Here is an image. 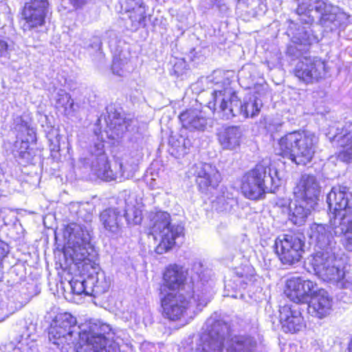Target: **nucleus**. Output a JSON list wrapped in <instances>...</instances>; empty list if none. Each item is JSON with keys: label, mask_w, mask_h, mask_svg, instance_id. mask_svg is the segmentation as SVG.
Wrapping results in <instances>:
<instances>
[{"label": "nucleus", "mask_w": 352, "mask_h": 352, "mask_svg": "<svg viewBox=\"0 0 352 352\" xmlns=\"http://www.w3.org/2000/svg\"><path fill=\"white\" fill-rule=\"evenodd\" d=\"M318 138L308 131H294L281 137L275 147L276 153L297 165H306L315 153Z\"/></svg>", "instance_id": "obj_1"}, {"label": "nucleus", "mask_w": 352, "mask_h": 352, "mask_svg": "<svg viewBox=\"0 0 352 352\" xmlns=\"http://www.w3.org/2000/svg\"><path fill=\"white\" fill-rule=\"evenodd\" d=\"M76 336L80 339L77 352H120L117 344L107 337L111 331L109 324L99 320H91L79 325Z\"/></svg>", "instance_id": "obj_2"}, {"label": "nucleus", "mask_w": 352, "mask_h": 352, "mask_svg": "<svg viewBox=\"0 0 352 352\" xmlns=\"http://www.w3.org/2000/svg\"><path fill=\"white\" fill-rule=\"evenodd\" d=\"M336 257L333 250H318L312 256L310 263L316 274L325 281L336 287L351 290L352 272L350 266H344L340 270L336 264Z\"/></svg>", "instance_id": "obj_3"}, {"label": "nucleus", "mask_w": 352, "mask_h": 352, "mask_svg": "<svg viewBox=\"0 0 352 352\" xmlns=\"http://www.w3.org/2000/svg\"><path fill=\"white\" fill-rule=\"evenodd\" d=\"M296 12L301 23L311 25L318 23L331 30L340 25L338 8L328 0H298Z\"/></svg>", "instance_id": "obj_4"}, {"label": "nucleus", "mask_w": 352, "mask_h": 352, "mask_svg": "<svg viewBox=\"0 0 352 352\" xmlns=\"http://www.w3.org/2000/svg\"><path fill=\"white\" fill-rule=\"evenodd\" d=\"M150 234L159 243L155 252L159 254L167 252L176 244V240L184 235L182 225L171 223L169 213L164 211L150 213Z\"/></svg>", "instance_id": "obj_5"}, {"label": "nucleus", "mask_w": 352, "mask_h": 352, "mask_svg": "<svg viewBox=\"0 0 352 352\" xmlns=\"http://www.w3.org/2000/svg\"><path fill=\"white\" fill-rule=\"evenodd\" d=\"M349 195H351L349 187L343 185L334 186L327 196V202L334 217L340 218L338 228L344 235L346 248L350 250L352 246V209L349 204Z\"/></svg>", "instance_id": "obj_6"}, {"label": "nucleus", "mask_w": 352, "mask_h": 352, "mask_svg": "<svg viewBox=\"0 0 352 352\" xmlns=\"http://www.w3.org/2000/svg\"><path fill=\"white\" fill-rule=\"evenodd\" d=\"M230 336V326L222 320L208 318L204 331L193 344L190 352H223L224 342Z\"/></svg>", "instance_id": "obj_7"}, {"label": "nucleus", "mask_w": 352, "mask_h": 352, "mask_svg": "<svg viewBox=\"0 0 352 352\" xmlns=\"http://www.w3.org/2000/svg\"><path fill=\"white\" fill-rule=\"evenodd\" d=\"M270 172V168L262 164H257L254 169L248 172L243 176L241 184V192L244 196L257 200L264 198L267 192L272 191V188L267 186V183L278 184Z\"/></svg>", "instance_id": "obj_8"}, {"label": "nucleus", "mask_w": 352, "mask_h": 352, "mask_svg": "<svg viewBox=\"0 0 352 352\" xmlns=\"http://www.w3.org/2000/svg\"><path fill=\"white\" fill-rule=\"evenodd\" d=\"M275 247L283 264L292 265L300 261L305 252L304 237L296 234H284L276 239Z\"/></svg>", "instance_id": "obj_9"}, {"label": "nucleus", "mask_w": 352, "mask_h": 352, "mask_svg": "<svg viewBox=\"0 0 352 352\" xmlns=\"http://www.w3.org/2000/svg\"><path fill=\"white\" fill-rule=\"evenodd\" d=\"M63 236L67 240L68 247L72 249L75 258L78 261L86 259L90 245V235L87 228L71 223L65 227Z\"/></svg>", "instance_id": "obj_10"}, {"label": "nucleus", "mask_w": 352, "mask_h": 352, "mask_svg": "<svg viewBox=\"0 0 352 352\" xmlns=\"http://www.w3.org/2000/svg\"><path fill=\"white\" fill-rule=\"evenodd\" d=\"M76 318L69 313H62L56 316L52 320L48 332L49 340L54 344L59 345L67 337L76 336L79 331L76 326Z\"/></svg>", "instance_id": "obj_11"}, {"label": "nucleus", "mask_w": 352, "mask_h": 352, "mask_svg": "<svg viewBox=\"0 0 352 352\" xmlns=\"http://www.w3.org/2000/svg\"><path fill=\"white\" fill-rule=\"evenodd\" d=\"M104 144L102 142L95 144V153L92 155L91 168L98 177L106 181H111L117 179L120 180L128 179L131 174L126 172L122 164H120V173H113L109 165L107 157L104 154Z\"/></svg>", "instance_id": "obj_12"}, {"label": "nucleus", "mask_w": 352, "mask_h": 352, "mask_svg": "<svg viewBox=\"0 0 352 352\" xmlns=\"http://www.w3.org/2000/svg\"><path fill=\"white\" fill-rule=\"evenodd\" d=\"M295 76L305 83H313L326 74V64L318 57L303 56L296 65Z\"/></svg>", "instance_id": "obj_13"}, {"label": "nucleus", "mask_w": 352, "mask_h": 352, "mask_svg": "<svg viewBox=\"0 0 352 352\" xmlns=\"http://www.w3.org/2000/svg\"><path fill=\"white\" fill-rule=\"evenodd\" d=\"M235 100H240L230 87H225L223 90L215 89L212 93V100L209 102L208 107L222 119L229 120L239 116V113L234 112L233 103Z\"/></svg>", "instance_id": "obj_14"}, {"label": "nucleus", "mask_w": 352, "mask_h": 352, "mask_svg": "<svg viewBox=\"0 0 352 352\" xmlns=\"http://www.w3.org/2000/svg\"><path fill=\"white\" fill-rule=\"evenodd\" d=\"M160 294L164 316L170 320L180 319L188 308L189 297L179 292Z\"/></svg>", "instance_id": "obj_15"}, {"label": "nucleus", "mask_w": 352, "mask_h": 352, "mask_svg": "<svg viewBox=\"0 0 352 352\" xmlns=\"http://www.w3.org/2000/svg\"><path fill=\"white\" fill-rule=\"evenodd\" d=\"M287 296L296 304L307 303L317 289L316 283L301 277H292L286 282Z\"/></svg>", "instance_id": "obj_16"}, {"label": "nucleus", "mask_w": 352, "mask_h": 352, "mask_svg": "<svg viewBox=\"0 0 352 352\" xmlns=\"http://www.w3.org/2000/svg\"><path fill=\"white\" fill-rule=\"evenodd\" d=\"M320 188L315 176L305 174L302 175L294 193L296 198L309 204L310 207H315L319 199Z\"/></svg>", "instance_id": "obj_17"}, {"label": "nucleus", "mask_w": 352, "mask_h": 352, "mask_svg": "<svg viewBox=\"0 0 352 352\" xmlns=\"http://www.w3.org/2000/svg\"><path fill=\"white\" fill-rule=\"evenodd\" d=\"M50 10L48 0H30L25 3L23 16L30 28L43 26Z\"/></svg>", "instance_id": "obj_18"}, {"label": "nucleus", "mask_w": 352, "mask_h": 352, "mask_svg": "<svg viewBox=\"0 0 352 352\" xmlns=\"http://www.w3.org/2000/svg\"><path fill=\"white\" fill-rule=\"evenodd\" d=\"M187 272L183 267L176 264L168 265L163 274L160 294L182 292Z\"/></svg>", "instance_id": "obj_19"}, {"label": "nucleus", "mask_w": 352, "mask_h": 352, "mask_svg": "<svg viewBox=\"0 0 352 352\" xmlns=\"http://www.w3.org/2000/svg\"><path fill=\"white\" fill-rule=\"evenodd\" d=\"M196 183L203 192L215 188L221 181L217 168L210 164L204 163L195 166Z\"/></svg>", "instance_id": "obj_20"}, {"label": "nucleus", "mask_w": 352, "mask_h": 352, "mask_svg": "<svg viewBox=\"0 0 352 352\" xmlns=\"http://www.w3.org/2000/svg\"><path fill=\"white\" fill-rule=\"evenodd\" d=\"M280 322L285 332L296 333L305 327L304 319L296 305H285L279 309Z\"/></svg>", "instance_id": "obj_21"}, {"label": "nucleus", "mask_w": 352, "mask_h": 352, "mask_svg": "<svg viewBox=\"0 0 352 352\" xmlns=\"http://www.w3.org/2000/svg\"><path fill=\"white\" fill-rule=\"evenodd\" d=\"M293 34L292 39L294 44L288 47L287 54L295 58L300 56L302 51L307 50V47L319 41L318 36L313 33L309 27L299 28L293 32Z\"/></svg>", "instance_id": "obj_22"}, {"label": "nucleus", "mask_w": 352, "mask_h": 352, "mask_svg": "<svg viewBox=\"0 0 352 352\" xmlns=\"http://www.w3.org/2000/svg\"><path fill=\"white\" fill-rule=\"evenodd\" d=\"M308 312L318 318L329 316L332 309V298L323 289H316L308 302Z\"/></svg>", "instance_id": "obj_23"}, {"label": "nucleus", "mask_w": 352, "mask_h": 352, "mask_svg": "<svg viewBox=\"0 0 352 352\" xmlns=\"http://www.w3.org/2000/svg\"><path fill=\"white\" fill-rule=\"evenodd\" d=\"M310 238L316 242L319 250H333L335 244L331 227L327 224L314 223L310 226Z\"/></svg>", "instance_id": "obj_24"}, {"label": "nucleus", "mask_w": 352, "mask_h": 352, "mask_svg": "<svg viewBox=\"0 0 352 352\" xmlns=\"http://www.w3.org/2000/svg\"><path fill=\"white\" fill-rule=\"evenodd\" d=\"M242 131L239 126H228L218 133V141L223 149L235 151L239 148L242 139Z\"/></svg>", "instance_id": "obj_25"}, {"label": "nucleus", "mask_w": 352, "mask_h": 352, "mask_svg": "<svg viewBox=\"0 0 352 352\" xmlns=\"http://www.w3.org/2000/svg\"><path fill=\"white\" fill-rule=\"evenodd\" d=\"M125 9L131 22V28L137 30L145 25L146 9L142 0H126Z\"/></svg>", "instance_id": "obj_26"}, {"label": "nucleus", "mask_w": 352, "mask_h": 352, "mask_svg": "<svg viewBox=\"0 0 352 352\" xmlns=\"http://www.w3.org/2000/svg\"><path fill=\"white\" fill-rule=\"evenodd\" d=\"M233 106L234 112L239 113V116H242L243 118H254L259 113L263 107V102L261 98H258L256 96H250L243 103L240 100H235Z\"/></svg>", "instance_id": "obj_27"}, {"label": "nucleus", "mask_w": 352, "mask_h": 352, "mask_svg": "<svg viewBox=\"0 0 352 352\" xmlns=\"http://www.w3.org/2000/svg\"><path fill=\"white\" fill-rule=\"evenodd\" d=\"M182 126L190 131H204L207 126V119L203 113L196 109L187 110L179 116Z\"/></svg>", "instance_id": "obj_28"}, {"label": "nucleus", "mask_w": 352, "mask_h": 352, "mask_svg": "<svg viewBox=\"0 0 352 352\" xmlns=\"http://www.w3.org/2000/svg\"><path fill=\"white\" fill-rule=\"evenodd\" d=\"M258 342L255 338L247 335L234 336L230 338L228 352H256Z\"/></svg>", "instance_id": "obj_29"}, {"label": "nucleus", "mask_w": 352, "mask_h": 352, "mask_svg": "<svg viewBox=\"0 0 352 352\" xmlns=\"http://www.w3.org/2000/svg\"><path fill=\"white\" fill-rule=\"evenodd\" d=\"M314 207H310L302 200L291 202L289 206V220L296 226L303 225Z\"/></svg>", "instance_id": "obj_30"}, {"label": "nucleus", "mask_w": 352, "mask_h": 352, "mask_svg": "<svg viewBox=\"0 0 352 352\" xmlns=\"http://www.w3.org/2000/svg\"><path fill=\"white\" fill-rule=\"evenodd\" d=\"M104 228L110 232L117 234L122 226V215L115 208H108L102 211L100 216Z\"/></svg>", "instance_id": "obj_31"}, {"label": "nucleus", "mask_w": 352, "mask_h": 352, "mask_svg": "<svg viewBox=\"0 0 352 352\" xmlns=\"http://www.w3.org/2000/svg\"><path fill=\"white\" fill-rule=\"evenodd\" d=\"M254 270L252 266H245L243 269L236 272V276H234L232 280H229L226 282L225 288L229 291L230 289L236 290L241 288H244L245 285H248L254 280Z\"/></svg>", "instance_id": "obj_32"}, {"label": "nucleus", "mask_w": 352, "mask_h": 352, "mask_svg": "<svg viewBox=\"0 0 352 352\" xmlns=\"http://www.w3.org/2000/svg\"><path fill=\"white\" fill-rule=\"evenodd\" d=\"M56 108L62 114L67 118H70L75 116L78 105L74 103L69 94L60 90L57 94Z\"/></svg>", "instance_id": "obj_33"}, {"label": "nucleus", "mask_w": 352, "mask_h": 352, "mask_svg": "<svg viewBox=\"0 0 352 352\" xmlns=\"http://www.w3.org/2000/svg\"><path fill=\"white\" fill-rule=\"evenodd\" d=\"M91 288V296L100 295L106 292L109 287L110 282L107 280L103 272H97L95 275L89 276L87 278Z\"/></svg>", "instance_id": "obj_34"}, {"label": "nucleus", "mask_w": 352, "mask_h": 352, "mask_svg": "<svg viewBox=\"0 0 352 352\" xmlns=\"http://www.w3.org/2000/svg\"><path fill=\"white\" fill-rule=\"evenodd\" d=\"M342 150L338 155V159L342 162L349 163L352 159V142L351 136L344 135L340 140Z\"/></svg>", "instance_id": "obj_35"}, {"label": "nucleus", "mask_w": 352, "mask_h": 352, "mask_svg": "<svg viewBox=\"0 0 352 352\" xmlns=\"http://www.w3.org/2000/svg\"><path fill=\"white\" fill-rule=\"evenodd\" d=\"M72 290L74 294L80 295L85 294L87 296H91V288L87 279H73L70 282Z\"/></svg>", "instance_id": "obj_36"}, {"label": "nucleus", "mask_w": 352, "mask_h": 352, "mask_svg": "<svg viewBox=\"0 0 352 352\" xmlns=\"http://www.w3.org/2000/svg\"><path fill=\"white\" fill-rule=\"evenodd\" d=\"M112 72L119 76H123L126 72H129V67L126 60H123L120 58H114L111 66Z\"/></svg>", "instance_id": "obj_37"}, {"label": "nucleus", "mask_w": 352, "mask_h": 352, "mask_svg": "<svg viewBox=\"0 0 352 352\" xmlns=\"http://www.w3.org/2000/svg\"><path fill=\"white\" fill-rule=\"evenodd\" d=\"M124 216L129 224L138 225L141 223L142 212L137 208H131L126 209Z\"/></svg>", "instance_id": "obj_38"}, {"label": "nucleus", "mask_w": 352, "mask_h": 352, "mask_svg": "<svg viewBox=\"0 0 352 352\" xmlns=\"http://www.w3.org/2000/svg\"><path fill=\"white\" fill-rule=\"evenodd\" d=\"M253 67L251 66L243 67L239 72V79L246 85L247 88H251L254 85V79L251 74Z\"/></svg>", "instance_id": "obj_39"}, {"label": "nucleus", "mask_w": 352, "mask_h": 352, "mask_svg": "<svg viewBox=\"0 0 352 352\" xmlns=\"http://www.w3.org/2000/svg\"><path fill=\"white\" fill-rule=\"evenodd\" d=\"M102 47V41L98 36H92L88 41L84 42V47L87 50H94L100 51Z\"/></svg>", "instance_id": "obj_40"}, {"label": "nucleus", "mask_w": 352, "mask_h": 352, "mask_svg": "<svg viewBox=\"0 0 352 352\" xmlns=\"http://www.w3.org/2000/svg\"><path fill=\"white\" fill-rule=\"evenodd\" d=\"M11 51V45L0 36V57L8 58Z\"/></svg>", "instance_id": "obj_41"}, {"label": "nucleus", "mask_w": 352, "mask_h": 352, "mask_svg": "<svg viewBox=\"0 0 352 352\" xmlns=\"http://www.w3.org/2000/svg\"><path fill=\"white\" fill-rule=\"evenodd\" d=\"M254 87V94L252 96H256L258 98H261L266 93V86L263 85H257Z\"/></svg>", "instance_id": "obj_42"}, {"label": "nucleus", "mask_w": 352, "mask_h": 352, "mask_svg": "<svg viewBox=\"0 0 352 352\" xmlns=\"http://www.w3.org/2000/svg\"><path fill=\"white\" fill-rule=\"evenodd\" d=\"M89 0H69V3L75 8H81L89 2Z\"/></svg>", "instance_id": "obj_43"}, {"label": "nucleus", "mask_w": 352, "mask_h": 352, "mask_svg": "<svg viewBox=\"0 0 352 352\" xmlns=\"http://www.w3.org/2000/svg\"><path fill=\"white\" fill-rule=\"evenodd\" d=\"M6 248L7 245L2 241H0V264H1L3 258H4L8 253Z\"/></svg>", "instance_id": "obj_44"}, {"label": "nucleus", "mask_w": 352, "mask_h": 352, "mask_svg": "<svg viewBox=\"0 0 352 352\" xmlns=\"http://www.w3.org/2000/svg\"><path fill=\"white\" fill-rule=\"evenodd\" d=\"M226 296H231V297L234 298H237V295L236 294H230L228 293L226 294Z\"/></svg>", "instance_id": "obj_45"}, {"label": "nucleus", "mask_w": 352, "mask_h": 352, "mask_svg": "<svg viewBox=\"0 0 352 352\" xmlns=\"http://www.w3.org/2000/svg\"><path fill=\"white\" fill-rule=\"evenodd\" d=\"M86 221H91V214H88L87 217H85Z\"/></svg>", "instance_id": "obj_46"}, {"label": "nucleus", "mask_w": 352, "mask_h": 352, "mask_svg": "<svg viewBox=\"0 0 352 352\" xmlns=\"http://www.w3.org/2000/svg\"><path fill=\"white\" fill-rule=\"evenodd\" d=\"M77 214L80 217H83L82 215V211L81 210H80L78 212H77Z\"/></svg>", "instance_id": "obj_47"}, {"label": "nucleus", "mask_w": 352, "mask_h": 352, "mask_svg": "<svg viewBox=\"0 0 352 352\" xmlns=\"http://www.w3.org/2000/svg\"><path fill=\"white\" fill-rule=\"evenodd\" d=\"M352 340L350 341L349 344V349L350 350V346H351V343Z\"/></svg>", "instance_id": "obj_48"}, {"label": "nucleus", "mask_w": 352, "mask_h": 352, "mask_svg": "<svg viewBox=\"0 0 352 352\" xmlns=\"http://www.w3.org/2000/svg\"><path fill=\"white\" fill-rule=\"evenodd\" d=\"M269 131H272V129H271V126L269 127Z\"/></svg>", "instance_id": "obj_49"}, {"label": "nucleus", "mask_w": 352, "mask_h": 352, "mask_svg": "<svg viewBox=\"0 0 352 352\" xmlns=\"http://www.w3.org/2000/svg\"><path fill=\"white\" fill-rule=\"evenodd\" d=\"M278 127H281V124H279L278 125Z\"/></svg>", "instance_id": "obj_50"}, {"label": "nucleus", "mask_w": 352, "mask_h": 352, "mask_svg": "<svg viewBox=\"0 0 352 352\" xmlns=\"http://www.w3.org/2000/svg\"><path fill=\"white\" fill-rule=\"evenodd\" d=\"M238 1H243L244 0H237Z\"/></svg>", "instance_id": "obj_51"}]
</instances>
